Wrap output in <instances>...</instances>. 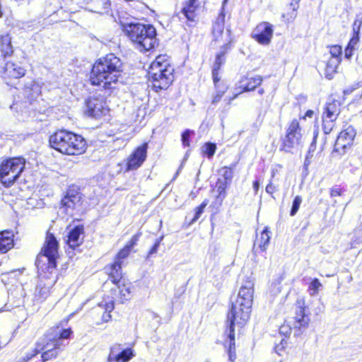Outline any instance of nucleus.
Instances as JSON below:
<instances>
[{"label": "nucleus", "instance_id": "obj_1", "mask_svg": "<svg viewBox=\"0 0 362 362\" xmlns=\"http://www.w3.org/2000/svg\"><path fill=\"white\" fill-rule=\"evenodd\" d=\"M253 286L251 280L246 281L242 285L236 300L232 302L230 310L228 314L224 345L228 348V358L231 362H234L236 358L234 326L237 324L242 327L250 318L253 300Z\"/></svg>", "mask_w": 362, "mask_h": 362}, {"label": "nucleus", "instance_id": "obj_2", "mask_svg": "<svg viewBox=\"0 0 362 362\" xmlns=\"http://www.w3.org/2000/svg\"><path fill=\"white\" fill-rule=\"evenodd\" d=\"M228 0H223L222 11L217 17L216 21L213 24L212 35L213 40L216 42H222L220 51L216 54V59L212 69V78L216 88V93L213 96L211 103L217 104L221 99L222 96L227 91L228 87L226 83L221 81L219 77V70L221 66L225 63V54L230 49L232 39L230 30H227L224 33L225 25V13L224 5Z\"/></svg>", "mask_w": 362, "mask_h": 362}, {"label": "nucleus", "instance_id": "obj_3", "mask_svg": "<svg viewBox=\"0 0 362 362\" xmlns=\"http://www.w3.org/2000/svg\"><path fill=\"white\" fill-rule=\"evenodd\" d=\"M122 71V62L114 54H108L98 60L93 66L90 82L100 90L111 92L118 82Z\"/></svg>", "mask_w": 362, "mask_h": 362}, {"label": "nucleus", "instance_id": "obj_4", "mask_svg": "<svg viewBox=\"0 0 362 362\" xmlns=\"http://www.w3.org/2000/svg\"><path fill=\"white\" fill-rule=\"evenodd\" d=\"M174 67L170 57L160 54L151 63L148 71V79L152 88L156 91L166 90L174 80Z\"/></svg>", "mask_w": 362, "mask_h": 362}, {"label": "nucleus", "instance_id": "obj_5", "mask_svg": "<svg viewBox=\"0 0 362 362\" xmlns=\"http://www.w3.org/2000/svg\"><path fill=\"white\" fill-rule=\"evenodd\" d=\"M50 146L66 155H78L85 151L86 141L79 134L66 130H60L49 137Z\"/></svg>", "mask_w": 362, "mask_h": 362}, {"label": "nucleus", "instance_id": "obj_6", "mask_svg": "<svg viewBox=\"0 0 362 362\" xmlns=\"http://www.w3.org/2000/svg\"><path fill=\"white\" fill-rule=\"evenodd\" d=\"M71 333V329H65L60 332L59 335L54 337L53 338L47 337L42 346H40V343H37V348L35 350H33L30 353L26 354V355L22 358V361L19 359L17 362H26L41 351H42L41 357L43 362L57 358L66 346V344L64 343V340L69 339Z\"/></svg>", "mask_w": 362, "mask_h": 362}, {"label": "nucleus", "instance_id": "obj_7", "mask_svg": "<svg viewBox=\"0 0 362 362\" xmlns=\"http://www.w3.org/2000/svg\"><path fill=\"white\" fill-rule=\"evenodd\" d=\"M124 31L140 51H148L157 44L156 30L151 25L129 23Z\"/></svg>", "mask_w": 362, "mask_h": 362}, {"label": "nucleus", "instance_id": "obj_8", "mask_svg": "<svg viewBox=\"0 0 362 362\" xmlns=\"http://www.w3.org/2000/svg\"><path fill=\"white\" fill-rule=\"evenodd\" d=\"M58 255V242L53 234L47 233L41 252L37 255L35 264L38 269H47L49 273L56 268Z\"/></svg>", "mask_w": 362, "mask_h": 362}, {"label": "nucleus", "instance_id": "obj_9", "mask_svg": "<svg viewBox=\"0 0 362 362\" xmlns=\"http://www.w3.org/2000/svg\"><path fill=\"white\" fill-rule=\"evenodd\" d=\"M25 166V160L21 157L7 159L0 165V180L9 187L19 177Z\"/></svg>", "mask_w": 362, "mask_h": 362}, {"label": "nucleus", "instance_id": "obj_10", "mask_svg": "<svg viewBox=\"0 0 362 362\" xmlns=\"http://www.w3.org/2000/svg\"><path fill=\"white\" fill-rule=\"evenodd\" d=\"M301 128L298 119H293L286 129V134L283 139V149L287 152L291 151L292 149L298 148L303 139Z\"/></svg>", "mask_w": 362, "mask_h": 362}, {"label": "nucleus", "instance_id": "obj_11", "mask_svg": "<svg viewBox=\"0 0 362 362\" xmlns=\"http://www.w3.org/2000/svg\"><path fill=\"white\" fill-rule=\"evenodd\" d=\"M113 277L112 273H109V279L113 283L115 286L111 288V291L114 293L115 297L112 296L113 300H118L121 303L128 300L132 297V286L131 283L126 282L125 280L122 279V274L115 281Z\"/></svg>", "mask_w": 362, "mask_h": 362}, {"label": "nucleus", "instance_id": "obj_12", "mask_svg": "<svg viewBox=\"0 0 362 362\" xmlns=\"http://www.w3.org/2000/svg\"><path fill=\"white\" fill-rule=\"evenodd\" d=\"M81 198V194L78 189L69 188L61 201V209L67 215L73 216L74 211L80 209Z\"/></svg>", "mask_w": 362, "mask_h": 362}, {"label": "nucleus", "instance_id": "obj_13", "mask_svg": "<svg viewBox=\"0 0 362 362\" xmlns=\"http://www.w3.org/2000/svg\"><path fill=\"white\" fill-rule=\"evenodd\" d=\"M356 135V129L352 126L347 127L339 133L334 146V151L341 155L344 154L346 150L352 146Z\"/></svg>", "mask_w": 362, "mask_h": 362}, {"label": "nucleus", "instance_id": "obj_14", "mask_svg": "<svg viewBox=\"0 0 362 362\" xmlns=\"http://www.w3.org/2000/svg\"><path fill=\"white\" fill-rule=\"evenodd\" d=\"M199 0H189L187 1L177 16L180 20L185 19L188 23H194L200 8Z\"/></svg>", "mask_w": 362, "mask_h": 362}, {"label": "nucleus", "instance_id": "obj_15", "mask_svg": "<svg viewBox=\"0 0 362 362\" xmlns=\"http://www.w3.org/2000/svg\"><path fill=\"white\" fill-rule=\"evenodd\" d=\"M273 35L272 25L267 22L257 25L252 33V37L259 44H269Z\"/></svg>", "mask_w": 362, "mask_h": 362}, {"label": "nucleus", "instance_id": "obj_16", "mask_svg": "<svg viewBox=\"0 0 362 362\" xmlns=\"http://www.w3.org/2000/svg\"><path fill=\"white\" fill-rule=\"evenodd\" d=\"M147 148V144H144L133 152L127 161V165L128 170L137 169L141 165L146 158Z\"/></svg>", "mask_w": 362, "mask_h": 362}, {"label": "nucleus", "instance_id": "obj_17", "mask_svg": "<svg viewBox=\"0 0 362 362\" xmlns=\"http://www.w3.org/2000/svg\"><path fill=\"white\" fill-rule=\"evenodd\" d=\"M86 107L88 115L93 117H100L107 111L104 101L97 98H89L86 101Z\"/></svg>", "mask_w": 362, "mask_h": 362}, {"label": "nucleus", "instance_id": "obj_18", "mask_svg": "<svg viewBox=\"0 0 362 362\" xmlns=\"http://www.w3.org/2000/svg\"><path fill=\"white\" fill-rule=\"evenodd\" d=\"M131 251L132 250L125 245V247L117 253L114 263L110 265V268L107 269L109 273H112L113 277L115 278L113 279L114 281L120 276L123 260L129 256Z\"/></svg>", "mask_w": 362, "mask_h": 362}, {"label": "nucleus", "instance_id": "obj_19", "mask_svg": "<svg viewBox=\"0 0 362 362\" xmlns=\"http://www.w3.org/2000/svg\"><path fill=\"white\" fill-rule=\"evenodd\" d=\"M298 304L299 305L296 308V315L293 318L291 323L294 329H305L309 324L310 318L305 313V309L302 306L303 303L300 301H298Z\"/></svg>", "mask_w": 362, "mask_h": 362}, {"label": "nucleus", "instance_id": "obj_20", "mask_svg": "<svg viewBox=\"0 0 362 362\" xmlns=\"http://www.w3.org/2000/svg\"><path fill=\"white\" fill-rule=\"evenodd\" d=\"M25 74V70L20 65L7 62L6 64L3 78L6 81L7 85H9V82L7 81V78H19Z\"/></svg>", "mask_w": 362, "mask_h": 362}, {"label": "nucleus", "instance_id": "obj_21", "mask_svg": "<svg viewBox=\"0 0 362 362\" xmlns=\"http://www.w3.org/2000/svg\"><path fill=\"white\" fill-rule=\"evenodd\" d=\"M83 233V226H77L70 230L68 233L66 243L69 246L75 249L78 247L83 243V237L82 235Z\"/></svg>", "mask_w": 362, "mask_h": 362}, {"label": "nucleus", "instance_id": "obj_22", "mask_svg": "<svg viewBox=\"0 0 362 362\" xmlns=\"http://www.w3.org/2000/svg\"><path fill=\"white\" fill-rule=\"evenodd\" d=\"M53 281H47L45 282L41 279L35 288V299L38 302H43L50 294V289L53 286Z\"/></svg>", "mask_w": 362, "mask_h": 362}, {"label": "nucleus", "instance_id": "obj_23", "mask_svg": "<svg viewBox=\"0 0 362 362\" xmlns=\"http://www.w3.org/2000/svg\"><path fill=\"white\" fill-rule=\"evenodd\" d=\"M13 247V233L11 230L0 232V253L7 252Z\"/></svg>", "mask_w": 362, "mask_h": 362}, {"label": "nucleus", "instance_id": "obj_24", "mask_svg": "<svg viewBox=\"0 0 362 362\" xmlns=\"http://www.w3.org/2000/svg\"><path fill=\"white\" fill-rule=\"evenodd\" d=\"M88 8L95 13H103L110 6V0H86Z\"/></svg>", "mask_w": 362, "mask_h": 362}, {"label": "nucleus", "instance_id": "obj_25", "mask_svg": "<svg viewBox=\"0 0 362 362\" xmlns=\"http://www.w3.org/2000/svg\"><path fill=\"white\" fill-rule=\"evenodd\" d=\"M341 112V103L334 100L327 103L322 115L329 118L337 119Z\"/></svg>", "mask_w": 362, "mask_h": 362}, {"label": "nucleus", "instance_id": "obj_26", "mask_svg": "<svg viewBox=\"0 0 362 362\" xmlns=\"http://www.w3.org/2000/svg\"><path fill=\"white\" fill-rule=\"evenodd\" d=\"M262 82V77L260 76H256L247 80L245 83L243 80L240 81V88L243 90L241 92H247L254 90L255 88L259 86Z\"/></svg>", "mask_w": 362, "mask_h": 362}, {"label": "nucleus", "instance_id": "obj_27", "mask_svg": "<svg viewBox=\"0 0 362 362\" xmlns=\"http://www.w3.org/2000/svg\"><path fill=\"white\" fill-rule=\"evenodd\" d=\"M99 306L103 308L105 310V313L103 315L102 320L104 322H107L111 319V315L110 314L115 308L114 300L112 298L108 297L107 299L105 298L102 302L99 304Z\"/></svg>", "mask_w": 362, "mask_h": 362}, {"label": "nucleus", "instance_id": "obj_28", "mask_svg": "<svg viewBox=\"0 0 362 362\" xmlns=\"http://www.w3.org/2000/svg\"><path fill=\"white\" fill-rule=\"evenodd\" d=\"M300 0H291L287 6L288 11L282 14V17L288 21H293L297 16V11L299 8V2Z\"/></svg>", "mask_w": 362, "mask_h": 362}, {"label": "nucleus", "instance_id": "obj_29", "mask_svg": "<svg viewBox=\"0 0 362 362\" xmlns=\"http://www.w3.org/2000/svg\"><path fill=\"white\" fill-rule=\"evenodd\" d=\"M269 231L268 230V228L265 227L264 229L261 233L260 237L257 238L255 244H254V250L256 245H258V247L261 251L264 252L266 250L267 246L268 245L270 240Z\"/></svg>", "mask_w": 362, "mask_h": 362}, {"label": "nucleus", "instance_id": "obj_30", "mask_svg": "<svg viewBox=\"0 0 362 362\" xmlns=\"http://www.w3.org/2000/svg\"><path fill=\"white\" fill-rule=\"evenodd\" d=\"M0 51L4 57L9 56L13 53L11 37L8 35L0 37Z\"/></svg>", "mask_w": 362, "mask_h": 362}, {"label": "nucleus", "instance_id": "obj_31", "mask_svg": "<svg viewBox=\"0 0 362 362\" xmlns=\"http://www.w3.org/2000/svg\"><path fill=\"white\" fill-rule=\"evenodd\" d=\"M340 62V59L332 57L329 58L326 66V77L327 78H332V74L336 72Z\"/></svg>", "mask_w": 362, "mask_h": 362}, {"label": "nucleus", "instance_id": "obj_32", "mask_svg": "<svg viewBox=\"0 0 362 362\" xmlns=\"http://www.w3.org/2000/svg\"><path fill=\"white\" fill-rule=\"evenodd\" d=\"M134 356V354L133 350L130 348H127L116 354L113 360L117 362H128Z\"/></svg>", "mask_w": 362, "mask_h": 362}, {"label": "nucleus", "instance_id": "obj_33", "mask_svg": "<svg viewBox=\"0 0 362 362\" xmlns=\"http://www.w3.org/2000/svg\"><path fill=\"white\" fill-rule=\"evenodd\" d=\"M336 119L325 117L324 115L322 116V130L325 134H329L333 130Z\"/></svg>", "mask_w": 362, "mask_h": 362}, {"label": "nucleus", "instance_id": "obj_34", "mask_svg": "<svg viewBox=\"0 0 362 362\" xmlns=\"http://www.w3.org/2000/svg\"><path fill=\"white\" fill-rule=\"evenodd\" d=\"M351 245L352 248H358L362 245V223L355 230V236Z\"/></svg>", "mask_w": 362, "mask_h": 362}, {"label": "nucleus", "instance_id": "obj_35", "mask_svg": "<svg viewBox=\"0 0 362 362\" xmlns=\"http://www.w3.org/2000/svg\"><path fill=\"white\" fill-rule=\"evenodd\" d=\"M216 150V146L214 143L208 142L202 147V152L208 158H211L214 155Z\"/></svg>", "mask_w": 362, "mask_h": 362}, {"label": "nucleus", "instance_id": "obj_36", "mask_svg": "<svg viewBox=\"0 0 362 362\" xmlns=\"http://www.w3.org/2000/svg\"><path fill=\"white\" fill-rule=\"evenodd\" d=\"M208 204L209 201L207 199H205L202 202L200 206L195 209L194 216L192 221V223L197 221L199 218V217L201 216L204 211V208L208 205Z\"/></svg>", "mask_w": 362, "mask_h": 362}, {"label": "nucleus", "instance_id": "obj_37", "mask_svg": "<svg viewBox=\"0 0 362 362\" xmlns=\"http://www.w3.org/2000/svg\"><path fill=\"white\" fill-rule=\"evenodd\" d=\"M301 203H302L301 197L296 196L293 201L292 207H291V209L290 211V215L291 216H293L296 214V213L298 212V211L300 208Z\"/></svg>", "mask_w": 362, "mask_h": 362}, {"label": "nucleus", "instance_id": "obj_38", "mask_svg": "<svg viewBox=\"0 0 362 362\" xmlns=\"http://www.w3.org/2000/svg\"><path fill=\"white\" fill-rule=\"evenodd\" d=\"M322 286L321 283L320 282L318 279H314L310 286H309V291L310 293L312 296H315L318 293V290L320 287Z\"/></svg>", "mask_w": 362, "mask_h": 362}, {"label": "nucleus", "instance_id": "obj_39", "mask_svg": "<svg viewBox=\"0 0 362 362\" xmlns=\"http://www.w3.org/2000/svg\"><path fill=\"white\" fill-rule=\"evenodd\" d=\"M329 52L332 58H338L341 59L342 49L341 46L333 45L330 47Z\"/></svg>", "mask_w": 362, "mask_h": 362}, {"label": "nucleus", "instance_id": "obj_40", "mask_svg": "<svg viewBox=\"0 0 362 362\" xmlns=\"http://www.w3.org/2000/svg\"><path fill=\"white\" fill-rule=\"evenodd\" d=\"M191 135H194V132L192 130H190V129H186L182 134V142L183 146H189V139Z\"/></svg>", "mask_w": 362, "mask_h": 362}, {"label": "nucleus", "instance_id": "obj_41", "mask_svg": "<svg viewBox=\"0 0 362 362\" xmlns=\"http://www.w3.org/2000/svg\"><path fill=\"white\" fill-rule=\"evenodd\" d=\"M38 90V86L36 85L32 80H30L25 86V93L26 94L30 91H34L35 93H37Z\"/></svg>", "mask_w": 362, "mask_h": 362}, {"label": "nucleus", "instance_id": "obj_42", "mask_svg": "<svg viewBox=\"0 0 362 362\" xmlns=\"http://www.w3.org/2000/svg\"><path fill=\"white\" fill-rule=\"evenodd\" d=\"M362 25V17L357 16L356 20L353 23V33L354 35H359V31Z\"/></svg>", "mask_w": 362, "mask_h": 362}, {"label": "nucleus", "instance_id": "obj_43", "mask_svg": "<svg viewBox=\"0 0 362 362\" xmlns=\"http://www.w3.org/2000/svg\"><path fill=\"white\" fill-rule=\"evenodd\" d=\"M291 322H288L287 323H284L279 327V333L285 337L288 336L291 332Z\"/></svg>", "mask_w": 362, "mask_h": 362}, {"label": "nucleus", "instance_id": "obj_44", "mask_svg": "<svg viewBox=\"0 0 362 362\" xmlns=\"http://www.w3.org/2000/svg\"><path fill=\"white\" fill-rule=\"evenodd\" d=\"M286 344V340L285 339H282L281 342L276 345L274 348L275 352L279 356L281 355V352L284 350Z\"/></svg>", "mask_w": 362, "mask_h": 362}, {"label": "nucleus", "instance_id": "obj_45", "mask_svg": "<svg viewBox=\"0 0 362 362\" xmlns=\"http://www.w3.org/2000/svg\"><path fill=\"white\" fill-rule=\"evenodd\" d=\"M121 349V345L120 344H115L112 348L110 351V354L109 356V360H113L115 358V355L119 353Z\"/></svg>", "mask_w": 362, "mask_h": 362}, {"label": "nucleus", "instance_id": "obj_46", "mask_svg": "<svg viewBox=\"0 0 362 362\" xmlns=\"http://www.w3.org/2000/svg\"><path fill=\"white\" fill-rule=\"evenodd\" d=\"M141 235V233H138L135 234L134 235H133V237L132 238L130 241L126 245V246L128 247L129 248H130L131 250H132L134 246L138 242Z\"/></svg>", "mask_w": 362, "mask_h": 362}, {"label": "nucleus", "instance_id": "obj_47", "mask_svg": "<svg viewBox=\"0 0 362 362\" xmlns=\"http://www.w3.org/2000/svg\"><path fill=\"white\" fill-rule=\"evenodd\" d=\"M318 136V129H317L315 130L313 134V141L310 146L308 153L310 154L311 153H313L316 149V139Z\"/></svg>", "mask_w": 362, "mask_h": 362}, {"label": "nucleus", "instance_id": "obj_48", "mask_svg": "<svg viewBox=\"0 0 362 362\" xmlns=\"http://www.w3.org/2000/svg\"><path fill=\"white\" fill-rule=\"evenodd\" d=\"M358 40H359V35L354 34L353 37L350 40L347 46L355 49V47L357 45V43L358 42Z\"/></svg>", "mask_w": 362, "mask_h": 362}, {"label": "nucleus", "instance_id": "obj_49", "mask_svg": "<svg viewBox=\"0 0 362 362\" xmlns=\"http://www.w3.org/2000/svg\"><path fill=\"white\" fill-rule=\"evenodd\" d=\"M276 191V187L272 183L269 182L267 187H266V192L269 194H272L274 192Z\"/></svg>", "mask_w": 362, "mask_h": 362}, {"label": "nucleus", "instance_id": "obj_50", "mask_svg": "<svg viewBox=\"0 0 362 362\" xmlns=\"http://www.w3.org/2000/svg\"><path fill=\"white\" fill-rule=\"evenodd\" d=\"M354 50V49L351 48V47H346V49H345V52H344V54H345V57L346 59H351V57H352L353 55V51Z\"/></svg>", "mask_w": 362, "mask_h": 362}, {"label": "nucleus", "instance_id": "obj_51", "mask_svg": "<svg viewBox=\"0 0 362 362\" xmlns=\"http://www.w3.org/2000/svg\"><path fill=\"white\" fill-rule=\"evenodd\" d=\"M331 197H337L341 195V190L337 187H333L330 190Z\"/></svg>", "mask_w": 362, "mask_h": 362}, {"label": "nucleus", "instance_id": "obj_52", "mask_svg": "<svg viewBox=\"0 0 362 362\" xmlns=\"http://www.w3.org/2000/svg\"><path fill=\"white\" fill-rule=\"evenodd\" d=\"M159 246V242H156L152 248L150 250L148 255L156 254L158 250Z\"/></svg>", "mask_w": 362, "mask_h": 362}, {"label": "nucleus", "instance_id": "obj_53", "mask_svg": "<svg viewBox=\"0 0 362 362\" xmlns=\"http://www.w3.org/2000/svg\"><path fill=\"white\" fill-rule=\"evenodd\" d=\"M223 176L226 180H229L232 177V172L230 170H226V172L223 174Z\"/></svg>", "mask_w": 362, "mask_h": 362}, {"label": "nucleus", "instance_id": "obj_54", "mask_svg": "<svg viewBox=\"0 0 362 362\" xmlns=\"http://www.w3.org/2000/svg\"><path fill=\"white\" fill-rule=\"evenodd\" d=\"M259 182L258 180H255L254 182H253V188L255 191V193L257 192L258 189H259Z\"/></svg>", "mask_w": 362, "mask_h": 362}, {"label": "nucleus", "instance_id": "obj_55", "mask_svg": "<svg viewBox=\"0 0 362 362\" xmlns=\"http://www.w3.org/2000/svg\"><path fill=\"white\" fill-rule=\"evenodd\" d=\"M238 93H236L233 97H230L228 99H225V101H227V104L229 105L231 103L232 100H234L235 98H236L238 97Z\"/></svg>", "mask_w": 362, "mask_h": 362}, {"label": "nucleus", "instance_id": "obj_56", "mask_svg": "<svg viewBox=\"0 0 362 362\" xmlns=\"http://www.w3.org/2000/svg\"><path fill=\"white\" fill-rule=\"evenodd\" d=\"M313 114H314V112L313 110H308L306 112H305V117H309V118H311L313 117Z\"/></svg>", "mask_w": 362, "mask_h": 362}, {"label": "nucleus", "instance_id": "obj_57", "mask_svg": "<svg viewBox=\"0 0 362 362\" xmlns=\"http://www.w3.org/2000/svg\"><path fill=\"white\" fill-rule=\"evenodd\" d=\"M264 88H259V90H258V93H259V95H262V94H264Z\"/></svg>", "mask_w": 362, "mask_h": 362}, {"label": "nucleus", "instance_id": "obj_58", "mask_svg": "<svg viewBox=\"0 0 362 362\" xmlns=\"http://www.w3.org/2000/svg\"><path fill=\"white\" fill-rule=\"evenodd\" d=\"M163 236H161V237H160V238L156 240V242H159V244H160V242L163 240Z\"/></svg>", "mask_w": 362, "mask_h": 362}, {"label": "nucleus", "instance_id": "obj_59", "mask_svg": "<svg viewBox=\"0 0 362 362\" xmlns=\"http://www.w3.org/2000/svg\"><path fill=\"white\" fill-rule=\"evenodd\" d=\"M222 192H223V189H222L220 192H219V196H221V193Z\"/></svg>", "mask_w": 362, "mask_h": 362}]
</instances>
